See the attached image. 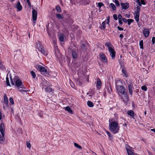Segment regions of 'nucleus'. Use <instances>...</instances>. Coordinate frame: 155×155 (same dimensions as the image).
I'll return each instance as SVG.
<instances>
[{
    "label": "nucleus",
    "mask_w": 155,
    "mask_h": 155,
    "mask_svg": "<svg viewBox=\"0 0 155 155\" xmlns=\"http://www.w3.org/2000/svg\"><path fill=\"white\" fill-rule=\"evenodd\" d=\"M109 122V129L110 131L114 134H115L118 133L120 130V126L117 122L114 121L112 119L111 121L110 122V120Z\"/></svg>",
    "instance_id": "nucleus-1"
},
{
    "label": "nucleus",
    "mask_w": 155,
    "mask_h": 155,
    "mask_svg": "<svg viewBox=\"0 0 155 155\" xmlns=\"http://www.w3.org/2000/svg\"><path fill=\"white\" fill-rule=\"evenodd\" d=\"M117 84V83L116 84V89L117 91V93L119 95V94H122L127 93L125 91V88L123 86L121 85H118Z\"/></svg>",
    "instance_id": "nucleus-2"
},
{
    "label": "nucleus",
    "mask_w": 155,
    "mask_h": 155,
    "mask_svg": "<svg viewBox=\"0 0 155 155\" xmlns=\"http://www.w3.org/2000/svg\"><path fill=\"white\" fill-rule=\"evenodd\" d=\"M13 80L15 82V86L17 87L18 89L19 88L25 89V87L23 85L22 82L20 79L17 78H14Z\"/></svg>",
    "instance_id": "nucleus-3"
},
{
    "label": "nucleus",
    "mask_w": 155,
    "mask_h": 155,
    "mask_svg": "<svg viewBox=\"0 0 155 155\" xmlns=\"http://www.w3.org/2000/svg\"><path fill=\"white\" fill-rule=\"evenodd\" d=\"M126 84L128 86V89L129 93L131 95L132 94V92L133 90L134 89L133 87V82H132L131 80L127 81L126 80Z\"/></svg>",
    "instance_id": "nucleus-4"
},
{
    "label": "nucleus",
    "mask_w": 155,
    "mask_h": 155,
    "mask_svg": "<svg viewBox=\"0 0 155 155\" xmlns=\"http://www.w3.org/2000/svg\"><path fill=\"white\" fill-rule=\"evenodd\" d=\"M119 96L123 102L125 104H127L129 100V97L127 93L122 94H119Z\"/></svg>",
    "instance_id": "nucleus-5"
},
{
    "label": "nucleus",
    "mask_w": 155,
    "mask_h": 155,
    "mask_svg": "<svg viewBox=\"0 0 155 155\" xmlns=\"http://www.w3.org/2000/svg\"><path fill=\"white\" fill-rule=\"evenodd\" d=\"M37 69L40 71L41 74H43L45 75L49 74V72L44 67L40 65H38L37 67Z\"/></svg>",
    "instance_id": "nucleus-6"
},
{
    "label": "nucleus",
    "mask_w": 155,
    "mask_h": 155,
    "mask_svg": "<svg viewBox=\"0 0 155 155\" xmlns=\"http://www.w3.org/2000/svg\"><path fill=\"white\" fill-rule=\"evenodd\" d=\"M40 42H39L36 45V48L38 49L39 51H40L42 54L44 55H46L47 53L46 50L40 45Z\"/></svg>",
    "instance_id": "nucleus-7"
},
{
    "label": "nucleus",
    "mask_w": 155,
    "mask_h": 155,
    "mask_svg": "<svg viewBox=\"0 0 155 155\" xmlns=\"http://www.w3.org/2000/svg\"><path fill=\"white\" fill-rule=\"evenodd\" d=\"M108 50L112 58H114L115 55V52L114 50L112 48H109Z\"/></svg>",
    "instance_id": "nucleus-8"
},
{
    "label": "nucleus",
    "mask_w": 155,
    "mask_h": 155,
    "mask_svg": "<svg viewBox=\"0 0 155 155\" xmlns=\"http://www.w3.org/2000/svg\"><path fill=\"white\" fill-rule=\"evenodd\" d=\"M99 56L101 58L102 60V61L104 63H106L107 61V60L105 55L103 53H101L99 54Z\"/></svg>",
    "instance_id": "nucleus-9"
},
{
    "label": "nucleus",
    "mask_w": 155,
    "mask_h": 155,
    "mask_svg": "<svg viewBox=\"0 0 155 155\" xmlns=\"http://www.w3.org/2000/svg\"><path fill=\"white\" fill-rule=\"evenodd\" d=\"M143 33L145 37L147 38L148 37L149 35L150 31H149L148 29L146 28H144L143 29Z\"/></svg>",
    "instance_id": "nucleus-10"
},
{
    "label": "nucleus",
    "mask_w": 155,
    "mask_h": 155,
    "mask_svg": "<svg viewBox=\"0 0 155 155\" xmlns=\"http://www.w3.org/2000/svg\"><path fill=\"white\" fill-rule=\"evenodd\" d=\"M32 14L33 19L34 21H35L37 20V12L36 10L34 9L32 10Z\"/></svg>",
    "instance_id": "nucleus-11"
},
{
    "label": "nucleus",
    "mask_w": 155,
    "mask_h": 155,
    "mask_svg": "<svg viewBox=\"0 0 155 155\" xmlns=\"http://www.w3.org/2000/svg\"><path fill=\"white\" fill-rule=\"evenodd\" d=\"M5 130V127L4 124L2 123L0 126V131L2 135H3L4 134V131Z\"/></svg>",
    "instance_id": "nucleus-12"
},
{
    "label": "nucleus",
    "mask_w": 155,
    "mask_h": 155,
    "mask_svg": "<svg viewBox=\"0 0 155 155\" xmlns=\"http://www.w3.org/2000/svg\"><path fill=\"white\" fill-rule=\"evenodd\" d=\"M121 5L122 7V9H126L129 7V5L127 3H121Z\"/></svg>",
    "instance_id": "nucleus-13"
},
{
    "label": "nucleus",
    "mask_w": 155,
    "mask_h": 155,
    "mask_svg": "<svg viewBox=\"0 0 155 155\" xmlns=\"http://www.w3.org/2000/svg\"><path fill=\"white\" fill-rule=\"evenodd\" d=\"M15 6L16 8L18 9V11H20L22 9V6L19 1H18L15 4Z\"/></svg>",
    "instance_id": "nucleus-14"
},
{
    "label": "nucleus",
    "mask_w": 155,
    "mask_h": 155,
    "mask_svg": "<svg viewBox=\"0 0 155 155\" xmlns=\"http://www.w3.org/2000/svg\"><path fill=\"white\" fill-rule=\"evenodd\" d=\"M134 18L136 21L138 22L139 21V18L140 14L138 12H135L134 14Z\"/></svg>",
    "instance_id": "nucleus-15"
},
{
    "label": "nucleus",
    "mask_w": 155,
    "mask_h": 155,
    "mask_svg": "<svg viewBox=\"0 0 155 155\" xmlns=\"http://www.w3.org/2000/svg\"><path fill=\"white\" fill-rule=\"evenodd\" d=\"M72 57L74 58H75L77 57V51L76 50H72Z\"/></svg>",
    "instance_id": "nucleus-16"
},
{
    "label": "nucleus",
    "mask_w": 155,
    "mask_h": 155,
    "mask_svg": "<svg viewBox=\"0 0 155 155\" xmlns=\"http://www.w3.org/2000/svg\"><path fill=\"white\" fill-rule=\"evenodd\" d=\"M127 114L134 118V113L133 111L131 110H129L127 112Z\"/></svg>",
    "instance_id": "nucleus-17"
},
{
    "label": "nucleus",
    "mask_w": 155,
    "mask_h": 155,
    "mask_svg": "<svg viewBox=\"0 0 155 155\" xmlns=\"http://www.w3.org/2000/svg\"><path fill=\"white\" fill-rule=\"evenodd\" d=\"M4 103L8 107V99L7 96L6 95H4Z\"/></svg>",
    "instance_id": "nucleus-18"
},
{
    "label": "nucleus",
    "mask_w": 155,
    "mask_h": 155,
    "mask_svg": "<svg viewBox=\"0 0 155 155\" xmlns=\"http://www.w3.org/2000/svg\"><path fill=\"white\" fill-rule=\"evenodd\" d=\"M122 71L123 73L124 74V76L126 77H127L128 76V73H127L126 70L124 68H122Z\"/></svg>",
    "instance_id": "nucleus-19"
},
{
    "label": "nucleus",
    "mask_w": 155,
    "mask_h": 155,
    "mask_svg": "<svg viewBox=\"0 0 155 155\" xmlns=\"http://www.w3.org/2000/svg\"><path fill=\"white\" fill-rule=\"evenodd\" d=\"M87 105L90 107H93L94 106L93 103L90 101H88L87 103Z\"/></svg>",
    "instance_id": "nucleus-20"
},
{
    "label": "nucleus",
    "mask_w": 155,
    "mask_h": 155,
    "mask_svg": "<svg viewBox=\"0 0 155 155\" xmlns=\"http://www.w3.org/2000/svg\"><path fill=\"white\" fill-rule=\"evenodd\" d=\"M128 155H134L133 152L128 148H126Z\"/></svg>",
    "instance_id": "nucleus-21"
},
{
    "label": "nucleus",
    "mask_w": 155,
    "mask_h": 155,
    "mask_svg": "<svg viewBox=\"0 0 155 155\" xmlns=\"http://www.w3.org/2000/svg\"><path fill=\"white\" fill-rule=\"evenodd\" d=\"M65 110L68 111L70 113L72 114V111L69 107H67L65 108Z\"/></svg>",
    "instance_id": "nucleus-22"
},
{
    "label": "nucleus",
    "mask_w": 155,
    "mask_h": 155,
    "mask_svg": "<svg viewBox=\"0 0 155 155\" xmlns=\"http://www.w3.org/2000/svg\"><path fill=\"white\" fill-rule=\"evenodd\" d=\"M101 82L100 79H98L97 80V86H101Z\"/></svg>",
    "instance_id": "nucleus-23"
},
{
    "label": "nucleus",
    "mask_w": 155,
    "mask_h": 155,
    "mask_svg": "<svg viewBox=\"0 0 155 155\" xmlns=\"http://www.w3.org/2000/svg\"><path fill=\"white\" fill-rule=\"evenodd\" d=\"M56 16L57 18L59 19H62L63 18V16H62L61 14H56Z\"/></svg>",
    "instance_id": "nucleus-24"
},
{
    "label": "nucleus",
    "mask_w": 155,
    "mask_h": 155,
    "mask_svg": "<svg viewBox=\"0 0 155 155\" xmlns=\"http://www.w3.org/2000/svg\"><path fill=\"white\" fill-rule=\"evenodd\" d=\"M45 91L48 93H50L52 91V89L50 87H47L45 89Z\"/></svg>",
    "instance_id": "nucleus-25"
},
{
    "label": "nucleus",
    "mask_w": 155,
    "mask_h": 155,
    "mask_svg": "<svg viewBox=\"0 0 155 155\" xmlns=\"http://www.w3.org/2000/svg\"><path fill=\"white\" fill-rule=\"evenodd\" d=\"M139 45L140 48L141 49H143V40H141L139 42Z\"/></svg>",
    "instance_id": "nucleus-26"
},
{
    "label": "nucleus",
    "mask_w": 155,
    "mask_h": 155,
    "mask_svg": "<svg viewBox=\"0 0 155 155\" xmlns=\"http://www.w3.org/2000/svg\"><path fill=\"white\" fill-rule=\"evenodd\" d=\"M64 35L63 34H61L59 36V40L61 41H63L64 40Z\"/></svg>",
    "instance_id": "nucleus-27"
},
{
    "label": "nucleus",
    "mask_w": 155,
    "mask_h": 155,
    "mask_svg": "<svg viewBox=\"0 0 155 155\" xmlns=\"http://www.w3.org/2000/svg\"><path fill=\"white\" fill-rule=\"evenodd\" d=\"M56 10L57 11V12L58 13H60L61 12V9L59 6H56L55 8Z\"/></svg>",
    "instance_id": "nucleus-28"
},
{
    "label": "nucleus",
    "mask_w": 155,
    "mask_h": 155,
    "mask_svg": "<svg viewBox=\"0 0 155 155\" xmlns=\"http://www.w3.org/2000/svg\"><path fill=\"white\" fill-rule=\"evenodd\" d=\"M127 23L128 25H130L131 23H132L134 21L133 19H127Z\"/></svg>",
    "instance_id": "nucleus-29"
},
{
    "label": "nucleus",
    "mask_w": 155,
    "mask_h": 155,
    "mask_svg": "<svg viewBox=\"0 0 155 155\" xmlns=\"http://www.w3.org/2000/svg\"><path fill=\"white\" fill-rule=\"evenodd\" d=\"M31 74L32 75L33 78H35L36 77V74L33 71H32L31 72Z\"/></svg>",
    "instance_id": "nucleus-30"
},
{
    "label": "nucleus",
    "mask_w": 155,
    "mask_h": 155,
    "mask_svg": "<svg viewBox=\"0 0 155 155\" xmlns=\"http://www.w3.org/2000/svg\"><path fill=\"white\" fill-rule=\"evenodd\" d=\"M6 84L8 86H11V85L10 84L8 78V77H7L6 78Z\"/></svg>",
    "instance_id": "nucleus-31"
},
{
    "label": "nucleus",
    "mask_w": 155,
    "mask_h": 155,
    "mask_svg": "<svg viewBox=\"0 0 155 155\" xmlns=\"http://www.w3.org/2000/svg\"><path fill=\"white\" fill-rule=\"evenodd\" d=\"M110 5L111 7H112V9L113 10H114L116 9V7L114 5L113 3L110 4Z\"/></svg>",
    "instance_id": "nucleus-32"
},
{
    "label": "nucleus",
    "mask_w": 155,
    "mask_h": 155,
    "mask_svg": "<svg viewBox=\"0 0 155 155\" xmlns=\"http://www.w3.org/2000/svg\"><path fill=\"white\" fill-rule=\"evenodd\" d=\"M74 146L76 147H77L78 148L81 149V147L78 145V144L76 143H74Z\"/></svg>",
    "instance_id": "nucleus-33"
},
{
    "label": "nucleus",
    "mask_w": 155,
    "mask_h": 155,
    "mask_svg": "<svg viewBox=\"0 0 155 155\" xmlns=\"http://www.w3.org/2000/svg\"><path fill=\"white\" fill-rule=\"evenodd\" d=\"M141 89L145 91H146L147 90V88L145 86H143L141 87Z\"/></svg>",
    "instance_id": "nucleus-34"
},
{
    "label": "nucleus",
    "mask_w": 155,
    "mask_h": 155,
    "mask_svg": "<svg viewBox=\"0 0 155 155\" xmlns=\"http://www.w3.org/2000/svg\"><path fill=\"white\" fill-rule=\"evenodd\" d=\"M105 21H103L102 23L101 26L103 27V28L104 29H105L106 28V26H105Z\"/></svg>",
    "instance_id": "nucleus-35"
},
{
    "label": "nucleus",
    "mask_w": 155,
    "mask_h": 155,
    "mask_svg": "<svg viewBox=\"0 0 155 155\" xmlns=\"http://www.w3.org/2000/svg\"><path fill=\"white\" fill-rule=\"evenodd\" d=\"M111 45V44L109 42H107L105 44V45L107 46V47H108V49H109V48H111L110 47V45Z\"/></svg>",
    "instance_id": "nucleus-36"
},
{
    "label": "nucleus",
    "mask_w": 155,
    "mask_h": 155,
    "mask_svg": "<svg viewBox=\"0 0 155 155\" xmlns=\"http://www.w3.org/2000/svg\"><path fill=\"white\" fill-rule=\"evenodd\" d=\"M9 101L10 103L12 104H14V101L13 99V98L12 97H10L9 98Z\"/></svg>",
    "instance_id": "nucleus-37"
},
{
    "label": "nucleus",
    "mask_w": 155,
    "mask_h": 155,
    "mask_svg": "<svg viewBox=\"0 0 155 155\" xmlns=\"http://www.w3.org/2000/svg\"><path fill=\"white\" fill-rule=\"evenodd\" d=\"M26 145H27V147L29 148H30L31 147V145L30 144V143L28 141H27V142H26Z\"/></svg>",
    "instance_id": "nucleus-38"
},
{
    "label": "nucleus",
    "mask_w": 155,
    "mask_h": 155,
    "mask_svg": "<svg viewBox=\"0 0 155 155\" xmlns=\"http://www.w3.org/2000/svg\"><path fill=\"white\" fill-rule=\"evenodd\" d=\"M106 133L108 135L109 138L112 137L111 136V134L110 132H109L108 131H106Z\"/></svg>",
    "instance_id": "nucleus-39"
},
{
    "label": "nucleus",
    "mask_w": 155,
    "mask_h": 155,
    "mask_svg": "<svg viewBox=\"0 0 155 155\" xmlns=\"http://www.w3.org/2000/svg\"><path fill=\"white\" fill-rule=\"evenodd\" d=\"M18 91H20L22 93L23 92H26L28 91L27 90H23V89H19L18 90Z\"/></svg>",
    "instance_id": "nucleus-40"
},
{
    "label": "nucleus",
    "mask_w": 155,
    "mask_h": 155,
    "mask_svg": "<svg viewBox=\"0 0 155 155\" xmlns=\"http://www.w3.org/2000/svg\"><path fill=\"white\" fill-rule=\"evenodd\" d=\"M104 21H105V23L106 24H109V17Z\"/></svg>",
    "instance_id": "nucleus-41"
},
{
    "label": "nucleus",
    "mask_w": 155,
    "mask_h": 155,
    "mask_svg": "<svg viewBox=\"0 0 155 155\" xmlns=\"http://www.w3.org/2000/svg\"><path fill=\"white\" fill-rule=\"evenodd\" d=\"M104 5L103 3L102 2H99L98 3V6L99 8Z\"/></svg>",
    "instance_id": "nucleus-42"
},
{
    "label": "nucleus",
    "mask_w": 155,
    "mask_h": 155,
    "mask_svg": "<svg viewBox=\"0 0 155 155\" xmlns=\"http://www.w3.org/2000/svg\"><path fill=\"white\" fill-rule=\"evenodd\" d=\"M118 20H122V15L120 14H119L118 15Z\"/></svg>",
    "instance_id": "nucleus-43"
},
{
    "label": "nucleus",
    "mask_w": 155,
    "mask_h": 155,
    "mask_svg": "<svg viewBox=\"0 0 155 155\" xmlns=\"http://www.w3.org/2000/svg\"><path fill=\"white\" fill-rule=\"evenodd\" d=\"M152 41L153 44H154L155 42V37H153L152 39Z\"/></svg>",
    "instance_id": "nucleus-44"
},
{
    "label": "nucleus",
    "mask_w": 155,
    "mask_h": 155,
    "mask_svg": "<svg viewBox=\"0 0 155 155\" xmlns=\"http://www.w3.org/2000/svg\"><path fill=\"white\" fill-rule=\"evenodd\" d=\"M113 18L115 20H117V19L118 18L117 17V15L116 14H114L113 15Z\"/></svg>",
    "instance_id": "nucleus-45"
},
{
    "label": "nucleus",
    "mask_w": 155,
    "mask_h": 155,
    "mask_svg": "<svg viewBox=\"0 0 155 155\" xmlns=\"http://www.w3.org/2000/svg\"><path fill=\"white\" fill-rule=\"evenodd\" d=\"M137 2V3L138 4L139 6H141V2H140L139 0H137L136 1Z\"/></svg>",
    "instance_id": "nucleus-46"
},
{
    "label": "nucleus",
    "mask_w": 155,
    "mask_h": 155,
    "mask_svg": "<svg viewBox=\"0 0 155 155\" xmlns=\"http://www.w3.org/2000/svg\"><path fill=\"white\" fill-rule=\"evenodd\" d=\"M115 3L117 6H119L120 4L119 3V2L117 0H115Z\"/></svg>",
    "instance_id": "nucleus-47"
},
{
    "label": "nucleus",
    "mask_w": 155,
    "mask_h": 155,
    "mask_svg": "<svg viewBox=\"0 0 155 155\" xmlns=\"http://www.w3.org/2000/svg\"><path fill=\"white\" fill-rule=\"evenodd\" d=\"M117 28L118 29V30L120 31H123L124 30V28H123L120 27L119 26H117Z\"/></svg>",
    "instance_id": "nucleus-48"
},
{
    "label": "nucleus",
    "mask_w": 155,
    "mask_h": 155,
    "mask_svg": "<svg viewBox=\"0 0 155 155\" xmlns=\"http://www.w3.org/2000/svg\"><path fill=\"white\" fill-rule=\"evenodd\" d=\"M140 8L139 7L137 6L136 8V12H138L139 13L140 11Z\"/></svg>",
    "instance_id": "nucleus-49"
},
{
    "label": "nucleus",
    "mask_w": 155,
    "mask_h": 155,
    "mask_svg": "<svg viewBox=\"0 0 155 155\" xmlns=\"http://www.w3.org/2000/svg\"><path fill=\"white\" fill-rule=\"evenodd\" d=\"M10 80H11V83L12 85H14V83L13 82L14 80H12V78H10Z\"/></svg>",
    "instance_id": "nucleus-50"
},
{
    "label": "nucleus",
    "mask_w": 155,
    "mask_h": 155,
    "mask_svg": "<svg viewBox=\"0 0 155 155\" xmlns=\"http://www.w3.org/2000/svg\"><path fill=\"white\" fill-rule=\"evenodd\" d=\"M141 4H142L143 5H145V3L144 0H141Z\"/></svg>",
    "instance_id": "nucleus-51"
},
{
    "label": "nucleus",
    "mask_w": 155,
    "mask_h": 155,
    "mask_svg": "<svg viewBox=\"0 0 155 155\" xmlns=\"http://www.w3.org/2000/svg\"><path fill=\"white\" fill-rule=\"evenodd\" d=\"M122 20L124 22H125V23H126L127 22V20L125 19L124 18H123L122 19Z\"/></svg>",
    "instance_id": "nucleus-52"
},
{
    "label": "nucleus",
    "mask_w": 155,
    "mask_h": 155,
    "mask_svg": "<svg viewBox=\"0 0 155 155\" xmlns=\"http://www.w3.org/2000/svg\"><path fill=\"white\" fill-rule=\"evenodd\" d=\"M119 23L120 25H122L123 24L122 20H119Z\"/></svg>",
    "instance_id": "nucleus-53"
},
{
    "label": "nucleus",
    "mask_w": 155,
    "mask_h": 155,
    "mask_svg": "<svg viewBox=\"0 0 155 155\" xmlns=\"http://www.w3.org/2000/svg\"><path fill=\"white\" fill-rule=\"evenodd\" d=\"M119 36H120V37L121 38V39H122L123 37H124V36L122 34H120L119 35Z\"/></svg>",
    "instance_id": "nucleus-54"
},
{
    "label": "nucleus",
    "mask_w": 155,
    "mask_h": 155,
    "mask_svg": "<svg viewBox=\"0 0 155 155\" xmlns=\"http://www.w3.org/2000/svg\"><path fill=\"white\" fill-rule=\"evenodd\" d=\"M149 155H153L152 153L149 151H148Z\"/></svg>",
    "instance_id": "nucleus-55"
},
{
    "label": "nucleus",
    "mask_w": 155,
    "mask_h": 155,
    "mask_svg": "<svg viewBox=\"0 0 155 155\" xmlns=\"http://www.w3.org/2000/svg\"><path fill=\"white\" fill-rule=\"evenodd\" d=\"M27 2L28 3V5L30 6L31 5V3L29 1Z\"/></svg>",
    "instance_id": "nucleus-56"
},
{
    "label": "nucleus",
    "mask_w": 155,
    "mask_h": 155,
    "mask_svg": "<svg viewBox=\"0 0 155 155\" xmlns=\"http://www.w3.org/2000/svg\"><path fill=\"white\" fill-rule=\"evenodd\" d=\"M126 16V17L128 18H130V15L127 14H126L125 15Z\"/></svg>",
    "instance_id": "nucleus-57"
},
{
    "label": "nucleus",
    "mask_w": 155,
    "mask_h": 155,
    "mask_svg": "<svg viewBox=\"0 0 155 155\" xmlns=\"http://www.w3.org/2000/svg\"><path fill=\"white\" fill-rule=\"evenodd\" d=\"M56 51H57L58 53L59 52V50L58 48H57L56 49Z\"/></svg>",
    "instance_id": "nucleus-58"
},
{
    "label": "nucleus",
    "mask_w": 155,
    "mask_h": 155,
    "mask_svg": "<svg viewBox=\"0 0 155 155\" xmlns=\"http://www.w3.org/2000/svg\"><path fill=\"white\" fill-rule=\"evenodd\" d=\"M84 46H85V45H84V44H82V46H81L82 48H84Z\"/></svg>",
    "instance_id": "nucleus-59"
},
{
    "label": "nucleus",
    "mask_w": 155,
    "mask_h": 155,
    "mask_svg": "<svg viewBox=\"0 0 155 155\" xmlns=\"http://www.w3.org/2000/svg\"><path fill=\"white\" fill-rule=\"evenodd\" d=\"M151 130L152 131H153L155 133V129H151Z\"/></svg>",
    "instance_id": "nucleus-60"
},
{
    "label": "nucleus",
    "mask_w": 155,
    "mask_h": 155,
    "mask_svg": "<svg viewBox=\"0 0 155 155\" xmlns=\"http://www.w3.org/2000/svg\"><path fill=\"white\" fill-rule=\"evenodd\" d=\"M11 2H13L14 1V0H9Z\"/></svg>",
    "instance_id": "nucleus-61"
},
{
    "label": "nucleus",
    "mask_w": 155,
    "mask_h": 155,
    "mask_svg": "<svg viewBox=\"0 0 155 155\" xmlns=\"http://www.w3.org/2000/svg\"><path fill=\"white\" fill-rule=\"evenodd\" d=\"M144 114H146V111H145V112H144Z\"/></svg>",
    "instance_id": "nucleus-62"
},
{
    "label": "nucleus",
    "mask_w": 155,
    "mask_h": 155,
    "mask_svg": "<svg viewBox=\"0 0 155 155\" xmlns=\"http://www.w3.org/2000/svg\"><path fill=\"white\" fill-rule=\"evenodd\" d=\"M26 0L27 2L29 1V0Z\"/></svg>",
    "instance_id": "nucleus-63"
},
{
    "label": "nucleus",
    "mask_w": 155,
    "mask_h": 155,
    "mask_svg": "<svg viewBox=\"0 0 155 155\" xmlns=\"http://www.w3.org/2000/svg\"><path fill=\"white\" fill-rule=\"evenodd\" d=\"M124 125L126 126V124H124Z\"/></svg>",
    "instance_id": "nucleus-64"
}]
</instances>
